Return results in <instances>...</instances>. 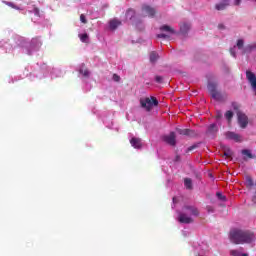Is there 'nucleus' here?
Masks as SVG:
<instances>
[{
  "mask_svg": "<svg viewBox=\"0 0 256 256\" xmlns=\"http://www.w3.org/2000/svg\"><path fill=\"white\" fill-rule=\"evenodd\" d=\"M230 241L235 245H243L245 243H253L255 234L251 231L234 229L230 231Z\"/></svg>",
  "mask_w": 256,
  "mask_h": 256,
  "instance_id": "f257e3e1",
  "label": "nucleus"
},
{
  "mask_svg": "<svg viewBox=\"0 0 256 256\" xmlns=\"http://www.w3.org/2000/svg\"><path fill=\"white\" fill-rule=\"evenodd\" d=\"M140 105L142 109H145L149 112L153 109V107H157L159 105V100H157L155 96L141 98Z\"/></svg>",
  "mask_w": 256,
  "mask_h": 256,
  "instance_id": "f03ea898",
  "label": "nucleus"
},
{
  "mask_svg": "<svg viewBox=\"0 0 256 256\" xmlns=\"http://www.w3.org/2000/svg\"><path fill=\"white\" fill-rule=\"evenodd\" d=\"M241 3L240 0H222L221 3L215 5V9L217 11H225L227 7L231 5H239Z\"/></svg>",
  "mask_w": 256,
  "mask_h": 256,
  "instance_id": "7ed1b4c3",
  "label": "nucleus"
},
{
  "mask_svg": "<svg viewBox=\"0 0 256 256\" xmlns=\"http://www.w3.org/2000/svg\"><path fill=\"white\" fill-rule=\"evenodd\" d=\"M162 140L164 143H167V145H170V147H175V145H177V135H175V132H170L168 135H164Z\"/></svg>",
  "mask_w": 256,
  "mask_h": 256,
  "instance_id": "20e7f679",
  "label": "nucleus"
},
{
  "mask_svg": "<svg viewBox=\"0 0 256 256\" xmlns=\"http://www.w3.org/2000/svg\"><path fill=\"white\" fill-rule=\"evenodd\" d=\"M237 117H238V123H239L241 129L247 128V125H249V118L247 117V115H245L241 111H238Z\"/></svg>",
  "mask_w": 256,
  "mask_h": 256,
  "instance_id": "39448f33",
  "label": "nucleus"
},
{
  "mask_svg": "<svg viewBox=\"0 0 256 256\" xmlns=\"http://www.w3.org/2000/svg\"><path fill=\"white\" fill-rule=\"evenodd\" d=\"M142 12H144L148 17H155L157 15V10L150 5L144 4L142 6Z\"/></svg>",
  "mask_w": 256,
  "mask_h": 256,
  "instance_id": "423d86ee",
  "label": "nucleus"
},
{
  "mask_svg": "<svg viewBox=\"0 0 256 256\" xmlns=\"http://www.w3.org/2000/svg\"><path fill=\"white\" fill-rule=\"evenodd\" d=\"M177 133H179V135H185L186 137H195V135H197V133L191 129H179L178 128Z\"/></svg>",
  "mask_w": 256,
  "mask_h": 256,
  "instance_id": "0eeeda50",
  "label": "nucleus"
},
{
  "mask_svg": "<svg viewBox=\"0 0 256 256\" xmlns=\"http://www.w3.org/2000/svg\"><path fill=\"white\" fill-rule=\"evenodd\" d=\"M178 221L180 223L189 224V223H193V218L189 217L185 213H180L178 217Z\"/></svg>",
  "mask_w": 256,
  "mask_h": 256,
  "instance_id": "6e6552de",
  "label": "nucleus"
},
{
  "mask_svg": "<svg viewBox=\"0 0 256 256\" xmlns=\"http://www.w3.org/2000/svg\"><path fill=\"white\" fill-rule=\"evenodd\" d=\"M130 144L134 147V149H141V147H143V142H142L141 138L133 137L130 140Z\"/></svg>",
  "mask_w": 256,
  "mask_h": 256,
  "instance_id": "1a4fd4ad",
  "label": "nucleus"
},
{
  "mask_svg": "<svg viewBox=\"0 0 256 256\" xmlns=\"http://www.w3.org/2000/svg\"><path fill=\"white\" fill-rule=\"evenodd\" d=\"M226 139H231L232 141H236V143H240L241 136L239 134L234 133V132H227L226 133Z\"/></svg>",
  "mask_w": 256,
  "mask_h": 256,
  "instance_id": "9d476101",
  "label": "nucleus"
},
{
  "mask_svg": "<svg viewBox=\"0 0 256 256\" xmlns=\"http://www.w3.org/2000/svg\"><path fill=\"white\" fill-rule=\"evenodd\" d=\"M184 210L188 211L190 215H193L194 217H199V209L195 206H184Z\"/></svg>",
  "mask_w": 256,
  "mask_h": 256,
  "instance_id": "9b49d317",
  "label": "nucleus"
},
{
  "mask_svg": "<svg viewBox=\"0 0 256 256\" xmlns=\"http://www.w3.org/2000/svg\"><path fill=\"white\" fill-rule=\"evenodd\" d=\"M160 31L165 32V33H170V35H175V33H177L175 31V29H173V27H171L169 25H162L160 27Z\"/></svg>",
  "mask_w": 256,
  "mask_h": 256,
  "instance_id": "f8f14e48",
  "label": "nucleus"
},
{
  "mask_svg": "<svg viewBox=\"0 0 256 256\" xmlns=\"http://www.w3.org/2000/svg\"><path fill=\"white\" fill-rule=\"evenodd\" d=\"M223 152V157H226V159H231L233 157V151L231 148L224 146Z\"/></svg>",
  "mask_w": 256,
  "mask_h": 256,
  "instance_id": "ddd939ff",
  "label": "nucleus"
},
{
  "mask_svg": "<svg viewBox=\"0 0 256 256\" xmlns=\"http://www.w3.org/2000/svg\"><path fill=\"white\" fill-rule=\"evenodd\" d=\"M120 25L121 21L117 19L110 20L109 22V26L112 31H115V29H117V27H119Z\"/></svg>",
  "mask_w": 256,
  "mask_h": 256,
  "instance_id": "4468645a",
  "label": "nucleus"
},
{
  "mask_svg": "<svg viewBox=\"0 0 256 256\" xmlns=\"http://www.w3.org/2000/svg\"><path fill=\"white\" fill-rule=\"evenodd\" d=\"M189 29H191V26L187 23L180 25V33L182 35H187V33H189Z\"/></svg>",
  "mask_w": 256,
  "mask_h": 256,
  "instance_id": "2eb2a0df",
  "label": "nucleus"
},
{
  "mask_svg": "<svg viewBox=\"0 0 256 256\" xmlns=\"http://www.w3.org/2000/svg\"><path fill=\"white\" fill-rule=\"evenodd\" d=\"M158 59H159V54L155 51H152L150 53V63H157Z\"/></svg>",
  "mask_w": 256,
  "mask_h": 256,
  "instance_id": "dca6fc26",
  "label": "nucleus"
},
{
  "mask_svg": "<svg viewBox=\"0 0 256 256\" xmlns=\"http://www.w3.org/2000/svg\"><path fill=\"white\" fill-rule=\"evenodd\" d=\"M211 96L213 99H215V101H223V95L217 90L216 92H212Z\"/></svg>",
  "mask_w": 256,
  "mask_h": 256,
  "instance_id": "f3484780",
  "label": "nucleus"
},
{
  "mask_svg": "<svg viewBox=\"0 0 256 256\" xmlns=\"http://www.w3.org/2000/svg\"><path fill=\"white\" fill-rule=\"evenodd\" d=\"M207 87H208V91H209L210 95L217 91V84H215L213 82L208 83Z\"/></svg>",
  "mask_w": 256,
  "mask_h": 256,
  "instance_id": "a211bd4d",
  "label": "nucleus"
},
{
  "mask_svg": "<svg viewBox=\"0 0 256 256\" xmlns=\"http://www.w3.org/2000/svg\"><path fill=\"white\" fill-rule=\"evenodd\" d=\"M184 185L186 189H189V190L193 189V180H191V178H185Z\"/></svg>",
  "mask_w": 256,
  "mask_h": 256,
  "instance_id": "6ab92c4d",
  "label": "nucleus"
},
{
  "mask_svg": "<svg viewBox=\"0 0 256 256\" xmlns=\"http://www.w3.org/2000/svg\"><path fill=\"white\" fill-rule=\"evenodd\" d=\"M224 116L227 119L228 123H231V121L233 119V111H231V110L226 111Z\"/></svg>",
  "mask_w": 256,
  "mask_h": 256,
  "instance_id": "aec40b11",
  "label": "nucleus"
},
{
  "mask_svg": "<svg viewBox=\"0 0 256 256\" xmlns=\"http://www.w3.org/2000/svg\"><path fill=\"white\" fill-rule=\"evenodd\" d=\"M218 129H217V125L216 124H211L208 127V133H211L212 135L217 133Z\"/></svg>",
  "mask_w": 256,
  "mask_h": 256,
  "instance_id": "412c9836",
  "label": "nucleus"
},
{
  "mask_svg": "<svg viewBox=\"0 0 256 256\" xmlns=\"http://www.w3.org/2000/svg\"><path fill=\"white\" fill-rule=\"evenodd\" d=\"M254 182H253V178H251V176H247L246 177V186L248 187V189H251V187H253Z\"/></svg>",
  "mask_w": 256,
  "mask_h": 256,
  "instance_id": "4be33fe9",
  "label": "nucleus"
},
{
  "mask_svg": "<svg viewBox=\"0 0 256 256\" xmlns=\"http://www.w3.org/2000/svg\"><path fill=\"white\" fill-rule=\"evenodd\" d=\"M4 4L12 9H16L17 11L21 10V8H19V6L15 5L13 2L4 1Z\"/></svg>",
  "mask_w": 256,
  "mask_h": 256,
  "instance_id": "5701e85b",
  "label": "nucleus"
},
{
  "mask_svg": "<svg viewBox=\"0 0 256 256\" xmlns=\"http://www.w3.org/2000/svg\"><path fill=\"white\" fill-rule=\"evenodd\" d=\"M242 155H246V157H248L249 159H254L255 156H253V154H251V151L244 149L242 150Z\"/></svg>",
  "mask_w": 256,
  "mask_h": 256,
  "instance_id": "b1692460",
  "label": "nucleus"
},
{
  "mask_svg": "<svg viewBox=\"0 0 256 256\" xmlns=\"http://www.w3.org/2000/svg\"><path fill=\"white\" fill-rule=\"evenodd\" d=\"M199 145H201V143H196V144H193L192 146L188 147L186 153L194 151V149H199Z\"/></svg>",
  "mask_w": 256,
  "mask_h": 256,
  "instance_id": "393cba45",
  "label": "nucleus"
},
{
  "mask_svg": "<svg viewBox=\"0 0 256 256\" xmlns=\"http://www.w3.org/2000/svg\"><path fill=\"white\" fill-rule=\"evenodd\" d=\"M126 17H129V19H133V17H135V11L133 9H128L126 12Z\"/></svg>",
  "mask_w": 256,
  "mask_h": 256,
  "instance_id": "a878e982",
  "label": "nucleus"
},
{
  "mask_svg": "<svg viewBox=\"0 0 256 256\" xmlns=\"http://www.w3.org/2000/svg\"><path fill=\"white\" fill-rule=\"evenodd\" d=\"M88 39H89V35H87V33L80 35V40L82 41V43H87Z\"/></svg>",
  "mask_w": 256,
  "mask_h": 256,
  "instance_id": "bb28decb",
  "label": "nucleus"
},
{
  "mask_svg": "<svg viewBox=\"0 0 256 256\" xmlns=\"http://www.w3.org/2000/svg\"><path fill=\"white\" fill-rule=\"evenodd\" d=\"M81 75H84V77H89V70L87 68H81L80 69Z\"/></svg>",
  "mask_w": 256,
  "mask_h": 256,
  "instance_id": "cd10ccee",
  "label": "nucleus"
},
{
  "mask_svg": "<svg viewBox=\"0 0 256 256\" xmlns=\"http://www.w3.org/2000/svg\"><path fill=\"white\" fill-rule=\"evenodd\" d=\"M216 197H218L220 201H227V197L224 196L221 192H217Z\"/></svg>",
  "mask_w": 256,
  "mask_h": 256,
  "instance_id": "c85d7f7f",
  "label": "nucleus"
},
{
  "mask_svg": "<svg viewBox=\"0 0 256 256\" xmlns=\"http://www.w3.org/2000/svg\"><path fill=\"white\" fill-rule=\"evenodd\" d=\"M231 255L233 256H249V254H241V252L237 251V250H232L231 251Z\"/></svg>",
  "mask_w": 256,
  "mask_h": 256,
  "instance_id": "c756f323",
  "label": "nucleus"
},
{
  "mask_svg": "<svg viewBox=\"0 0 256 256\" xmlns=\"http://www.w3.org/2000/svg\"><path fill=\"white\" fill-rule=\"evenodd\" d=\"M243 45H245V42L243 41V39H239L236 44L238 49H243Z\"/></svg>",
  "mask_w": 256,
  "mask_h": 256,
  "instance_id": "7c9ffc66",
  "label": "nucleus"
},
{
  "mask_svg": "<svg viewBox=\"0 0 256 256\" xmlns=\"http://www.w3.org/2000/svg\"><path fill=\"white\" fill-rule=\"evenodd\" d=\"M31 45L32 47H34V45H36L37 47H39L40 43H39V39L38 38H33L31 40Z\"/></svg>",
  "mask_w": 256,
  "mask_h": 256,
  "instance_id": "2f4dec72",
  "label": "nucleus"
},
{
  "mask_svg": "<svg viewBox=\"0 0 256 256\" xmlns=\"http://www.w3.org/2000/svg\"><path fill=\"white\" fill-rule=\"evenodd\" d=\"M113 81H115L116 83H119V81H121V76L117 75V74H113L112 76Z\"/></svg>",
  "mask_w": 256,
  "mask_h": 256,
  "instance_id": "473e14b6",
  "label": "nucleus"
},
{
  "mask_svg": "<svg viewBox=\"0 0 256 256\" xmlns=\"http://www.w3.org/2000/svg\"><path fill=\"white\" fill-rule=\"evenodd\" d=\"M232 107H233L234 111H236V114L238 111H240L239 104H237V102H232Z\"/></svg>",
  "mask_w": 256,
  "mask_h": 256,
  "instance_id": "72a5a7b5",
  "label": "nucleus"
},
{
  "mask_svg": "<svg viewBox=\"0 0 256 256\" xmlns=\"http://www.w3.org/2000/svg\"><path fill=\"white\" fill-rule=\"evenodd\" d=\"M157 38L158 39H169V35H167V34H158Z\"/></svg>",
  "mask_w": 256,
  "mask_h": 256,
  "instance_id": "f704fd0d",
  "label": "nucleus"
},
{
  "mask_svg": "<svg viewBox=\"0 0 256 256\" xmlns=\"http://www.w3.org/2000/svg\"><path fill=\"white\" fill-rule=\"evenodd\" d=\"M155 81H156V83H163V77L162 76H156Z\"/></svg>",
  "mask_w": 256,
  "mask_h": 256,
  "instance_id": "c9c22d12",
  "label": "nucleus"
},
{
  "mask_svg": "<svg viewBox=\"0 0 256 256\" xmlns=\"http://www.w3.org/2000/svg\"><path fill=\"white\" fill-rule=\"evenodd\" d=\"M206 211H208L209 213H214L215 212V208H213V206H207L206 207Z\"/></svg>",
  "mask_w": 256,
  "mask_h": 256,
  "instance_id": "e433bc0d",
  "label": "nucleus"
},
{
  "mask_svg": "<svg viewBox=\"0 0 256 256\" xmlns=\"http://www.w3.org/2000/svg\"><path fill=\"white\" fill-rule=\"evenodd\" d=\"M80 21L81 23L86 24L87 23V18H85V16L83 14L80 15Z\"/></svg>",
  "mask_w": 256,
  "mask_h": 256,
  "instance_id": "4c0bfd02",
  "label": "nucleus"
},
{
  "mask_svg": "<svg viewBox=\"0 0 256 256\" xmlns=\"http://www.w3.org/2000/svg\"><path fill=\"white\" fill-rule=\"evenodd\" d=\"M221 117H223V113H221V111H217L216 112V119H221Z\"/></svg>",
  "mask_w": 256,
  "mask_h": 256,
  "instance_id": "58836bf2",
  "label": "nucleus"
},
{
  "mask_svg": "<svg viewBox=\"0 0 256 256\" xmlns=\"http://www.w3.org/2000/svg\"><path fill=\"white\" fill-rule=\"evenodd\" d=\"M253 49V46H247L244 50L243 53H247L248 51H251Z\"/></svg>",
  "mask_w": 256,
  "mask_h": 256,
  "instance_id": "ea45409f",
  "label": "nucleus"
},
{
  "mask_svg": "<svg viewBox=\"0 0 256 256\" xmlns=\"http://www.w3.org/2000/svg\"><path fill=\"white\" fill-rule=\"evenodd\" d=\"M230 54L232 55V57H236L235 48L230 49Z\"/></svg>",
  "mask_w": 256,
  "mask_h": 256,
  "instance_id": "a19ab883",
  "label": "nucleus"
},
{
  "mask_svg": "<svg viewBox=\"0 0 256 256\" xmlns=\"http://www.w3.org/2000/svg\"><path fill=\"white\" fill-rule=\"evenodd\" d=\"M175 161H181V156L176 155V157H175Z\"/></svg>",
  "mask_w": 256,
  "mask_h": 256,
  "instance_id": "79ce46f5",
  "label": "nucleus"
},
{
  "mask_svg": "<svg viewBox=\"0 0 256 256\" xmlns=\"http://www.w3.org/2000/svg\"><path fill=\"white\" fill-rule=\"evenodd\" d=\"M255 200H256V198L254 197V198H253V201L255 202Z\"/></svg>",
  "mask_w": 256,
  "mask_h": 256,
  "instance_id": "37998d69",
  "label": "nucleus"
}]
</instances>
